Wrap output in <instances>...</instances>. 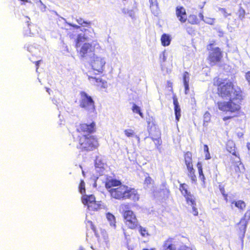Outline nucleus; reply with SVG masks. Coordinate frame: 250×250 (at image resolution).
<instances>
[{
    "instance_id": "51",
    "label": "nucleus",
    "mask_w": 250,
    "mask_h": 250,
    "mask_svg": "<svg viewBox=\"0 0 250 250\" xmlns=\"http://www.w3.org/2000/svg\"><path fill=\"white\" fill-rule=\"evenodd\" d=\"M199 17L201 19V20L204 21L205 18L204 17V15L202 13L200 12L199 14Z\"/></svg>"
},
{
    "instance_id": "31",
    "label": "nucleus",
    "mask_w": 250,
    "mask_h": 250,
    "mask_svg": "<svg viewBox=\"0 0 250 250\" xmlns=\"http://www.w3.org/2000/svg\"><path fill=\"white\" fill-rule=\"evenodd\" d=\"M153 182V180L149 176L146 177L144 181L145 187L146 188V186L147 188H149L148 185L152 184Z\"/></svg>"
},
{
    "instance_id": "33",
    "label": "nucleus",
    "mask_w": 250,
    "mask_h": 250,
    "mask_svg": "<svg viewBox=\"0 0 250 250\" xmlns=\"http://www.w3.org/2000/svg\"><path fill=\"white\" fill-rule=\"evenodd\" d=\"M77 22L80 24L83 25L84 24V26H86L87 25L90 24V22L84 21L83 19L81 18H79L77 19Z\"/></svg>"
},
{
    "instance_id": "41",
    "label": "nucleus",
    "mask_w": 250,
    "mask_h": 250,
    "mask_svg": "<svg viewBox=\"0 0 250 250\" xmlns=\"http://www.w3.org/2000/svg\"><path fill=\"white\" fill-rule=\"evenodd\" d=\"M245 78L249 84L250 85V71H249L245 73Z\"/></svg>"
},
{
    "instance_id": "4",
    "label": "nucleus",
    "mask_w": 250,
    "mask_h": 250,
    "mask_svg": "<svg viewBox=\"0 0 250 250\" xmlns=\"http://www.w3.org/2000/svg\"><path fill=\"white\" fill-rule=\"evenodd\" d=\"M80 96V106L89 114L94 113L95 105L92 97L84 91L81 92Z\"/></svg>"
},
{
    "instance_id": "45",
    "label": "nucleus",
    "mask_w": 250,
    "mask_h": 250,
    "mask_svg": "<svg viewBox=\"0 0 250 250\" xmlns=\"http://www.w3.org/2000/svg\"><path fill=\"white\" fill-rule=\"evenodd\" d=\"M101 232L102 235V236L103 237V239L104 240H106L107 238L106 231L105 230H104L101 229Z\"/></svg>"
},
{
    "instance_id": "16",
    "label": "nucleus",
    "mask_w": 250,
    "mask_h": 250,
    "mask_svg": "<svg viewBox=\"0 0 250 250\" xmlns=\"http://www.w3.org/2000/svg\"><path fill=\"white\" fill-rule=\"evenodd\" d=\"M161 41L163 46H168L170 44L171 42L170 36L168 34L164 33L161 36Z\"/></svg>"
},
{
    "instance_id": "6",
    "label": "nucleus",
    "mask_w": 250,
    "mask_h": 250,
    "mask_svg": "<svg viewBox=\"0 0 250 250\" xmlns=\"http://www.w3.org/2000/svg\"><path fill=\"white\" fill-rule=\"evenodd\" d=\"M212 44H210L208 49L209 50V55L208 60L212 65L215 64L216 62L220 61L222 58V54L221 49L218 47H211Z\"/></svg>"
},
{
    "instance_id": "42",
    "label": "nucleus",
    "mask_w": 250,
    "mask_h": 250,
    "mask_svg": "<svg viewBox=\"0 0 250 250\" xmlns=\"http://www.w3.org/2000/svg\"><path fill=\"white\" fill-rule=\"evenodd\" d=\"M185 28L186 29L187 32L189 34H191L193 32V29L191 27H190L188 25V24H185Z\"/></svg>"
},
{
    "instance_id": "7",
    "label": "nucleus",
    "mask_w": 250,
    "mask_h": 250,
    "mask_svg": "<svg viewBox=\"0 0 250 250\" xmlns=\"http://www.w3.org/2000/svg\"><path fill=\"white\" fill-rule=\"evenodd\" d=\"M124 217L125 220L126 225L131 229L136 228L138 225V222L135 215L130 210H127L124 212Z\"/></svg>"
},
{
    "instance_id": "38",
    "label": "nucleus",
    "mask_w": 250,
    "mask_h": 250,
    "mask_svg": "<svg viewBox=\"0 0 250 250\" xmlns=\"http://www.w3.org/2000/svg\"><path fill=\"white\" fill-rule=\"evenodd\" d=\"M125 133L128 137H134V131L131 129H125Z\"/></svg>"
},
{
    "instance_id": "34",
    "label": "nucleus",
    "mask_w": 250,
    "mask_h": 250,
    "mask_svg": "<svg viewBox=\"0 0 250 250\" xmlns=\"http://www.w3.org/2000/svg\"><path fill=\"white\" fill-rule=\"evenodd\" d=\"M88 222L90 224V225H91V229L93 230L94 233H95V235L96 236V237L98 238V240L99 241V239H100V235L98 233V232H97V231L96 230V228L95 227V226H94V225L92 224V222L91 221H88Z\"/></svg>"
},
{
    "instance_id": "21",
    "label": "nucleus",
    "mask_w": 250,
    "mask_h": 250,
    "mask_svg": "<svg viewBox=\"0 0 250 250\" xmlns=\"http://www.w3.org/2000/svg\"><path fill=\"white\" fill-rule=\"evenodd\" d=\"M86 40V37L85 36V34L81 33L78 35L76 41V46L77 48L80 47L81 42L85 41Z\"/></svg>"
},
{
    "instance_id": "59",
    "label": "nucleus",
    "mask_w": 250,
    "mask_h": 250,
    "mask_svg": "<svg viewBox=\"0 0 250 250\" xmlns=\"http://www.w3.org/2000/svg\"><path fill=\"white\" fill-rule=\"evenodd\" d=\"M134 137H135L138 140V141H140V138H139V136H138L137 135L134 134Z\"/></svg>"
},
{
    "instance_id": "47",
    "label": "nucleus",
    "mask_w": 250,
    "mask_h": 250,
    "mask_svg": "<svg viewBox=\"0 0 250 250\" xmlns=\"http://www.w3.org/2000/svg\"><path fill=\"white\" fill-rule=\"evenodd\" d=\"M197 167L198 171L203 170L202 165L201 162H198V163L197 164Z\"/></svg>"
},
{
    "instance_id": "52",
    "label": "nucleus",
    "mask_w": 250,
    "mask_h": 250,
    "mask_svg": "<svg viewBox=\"0 0 250 250\" xmlns=\"http://www.w3.org/2000/svg\"><path fill=\"white\" fill-rule=\"evenodd\" d=\"M26 19L28 20L26 21V22H27V25L29 28V29L30 31H31V28L30 27V26H31V24L29 23V20H30V19L28 17H26Z\"/></svg>"
},
{
    "instance_id": "44",
    "label": "nucleus",
    "mask_w": 250,
    "mask_h": 250,
    "mask_svg": "<svg viewBox=\"0 0 250 250\" xmlns=\"http://www.w3.org/2000/svg\"><path fill=\"white\" fill-rule=\"evenodd\" d=\"M152 139L153 141L154 142L156 146H160L161 145V141L159 138H156V139H154V138H152Z\"/></svg>"
},
{
    "instance_id": "56",
    "label": "nucleus",
    "mask_w": 250,
    "mask_h": 250,
    "mask_svg": "<svg viewBox=\"0 0 250 250\" xmlns=\"http://www.w3.org/2000/svg\"><path fill=\"white\" fill-rule=\"evenodd\" d=\"M42 7L41 8V10L42 11H44L46 8V6L43 5L42 3Z\"/></svg>"
},
{
    "instance_id": "5",
    "label": "nucleus",
    "mask_w": 250,
    "mask_h": 250,
    "mask_svg": "<svg viewBox=\"0 0 250 250\" xmlns=\"http://www.w3.org/2000/svg\"><path fill=\"white\" fill-rule=\"evenodd\" d=\"M87 62H90L93 70L99 73L103 72L106 62L104 57L98 56L94 54Z\"/></svg>"
},
{
    "instance_id": "17",
    "label": "nucleus",
    "mask_w": 250,
    "mask_h": 250,
    "mask_svg": "<svg viewBox=\"0 0 250 250\" xmlns=\"http://www.w3.org/2000/svg\"><path fill=\"white\" fill-rule=\"evenodd\" d=\"M39 45L37 47L34 45H30L27 46H25V48H27V50L31 53L32 55H38L39 52V49L38 48Z\"/></svg>"
},
{
    "instance_id": "43",
    "label": "nucleus",
    "mask_w": 250,
    "mask_h": 250,
    "mask_svg": "<svg viewBox=\"0 0 250 250\" xmlns=\"http://www.w3.org/2000/svg\"><path fill=\"white\" fill-rule=\"evenodd\" d=\"M198 172H199V177L200 178V179L204 182V181L205 180V176L203 174V170H199L198 171Z\"/></svg>"
},
{
    "instance_id": "54",
    "label": "nucleus",
    "mask_w": 250,
    "mask_h": 250,
    "mask_svg": "<svg viewBox=\"0 0 250 250\" xmlns=\"http://www.w3.org/2000/svg\"><path fill=\"white\" fill-rule=\"evenodd\" d=\"M41 61H37L36 62V67H37V70L38 69V67L39 66V64H40V62Z\"/></svg>"
},
{
    "instance_id": "32",
    "label": "nucleus",
    "mask_w": 250,
    "mask_h": 250,
    "mask_svg": "<svg viewBox=\"0 0 250 250\" xmlns=\"http://www.w3.org/2000/svg\"><path fill=\"white\" fill-rule=\"evenodd\" d=\"M79 188V191L82 194H83V193H85V191L84 188V182L83 180L81 181Z\"/></svg>"
},
{
    "instance_id": "53",
    "label": "nucleus",
    "mask_w": 250,
    "mask_h": 250,
    "mask_svg": "<svg viewBox=\"0 0 250 250\" xmlns=\"http://www.w3.org/2000/svg\"><path fill=\"white\" fill-rule=\"evenodd\" d=\"M232 117L231 116H226L223 118V120L226 121L229 119H230Z\"/></svg>"
},
{
    "instance_id": "15",
    "label": "nucleus",
    "mask_w": 250,
    "mask_h": 250,
    "mask_svg": "<svg viewBox=\"0 0 250 250\" xmlns=\"http://www.w3.org/2000/svg\"><path fill=\"white\" fill-rule=\"evenodd\" d=\"M189 74L187 72H185L183 74V83L185 87V93L188 94L189 88Z\"/></svg>"
},
{
    "instance_id": "18",
    "label": "nucleus",
    "mask_w": 250,
    "mask_h": 250,
    "mask_svg": "<svg viewBox=\"0 0 250 250\" xmlns=\"http://www.w3.org/2000/svg\"><path fill=\"white\" fill-rule=\"evenodd\" d=\"M247 224L248 223L244 220H241L238 224L240 232L243 235H244L246 232Z\"/></svg>"
},
{
    "instance_id": "13",
    "label": "nucleus",
    "mask_w": 250,
    "mask_h": 250,
    "mask_svg": "<svg viewBox=\"0 0 250 250\" xmlns=\"http://www.w3.org/2000/svg\"><path fill=\"white\" fill-rule=\"evenodd\" d=\"M105 163L101 156H97L95 160V167L99 172H103L104 169Z\"/></svg>"
},
{
    "instance_id": "63",
    "label": "nucleus",
    "mask_w": 250,
    "mask_h": 250,
    "mask_svg": "<svg viewBox=\"0 0 250 250\" xmlns=\"http://www.w3.org/2000/svg\"><path fill=\"white\" fill-rule=\"evenodd\" d=\"M143 250H154V249H152V250H148L147 249H143Z\"/></svg>"
},
{
    "instance_id": "46",
    "label": "nucleus",
    "mask_w": 250,
    "mask_h": 250,
    "mask_svg": "<svg viewBox=\"0 0 250 250\" xmlns=\"http://www.w3.org/2000/svg\"><path fill=\"white\" fill-rule=\"evenodd\" d=\"M188 176H190V177L191 178V179L192 180V181H194L196 179V176L194 174V172H193V174H190L189 173H188Z\"/></svg>"
},
{
    "instance_id": "48",
    "label": "nucleus",
    "mask_w": 250,
    "mask_h": 250,
    "mask_svg": "<svg viewBox=\"0 0 250 250\" xmlns=\"http://www.w3.org/2000/svg\"><path fill=\"white\" fill-rule=\"evenodd\" d=\"M205 153V159L206 160H209L211 158L209 152H207Z\"/></svg>"
},
{
    "instance_id": "19",
    "label": "nucleus",
    "mask_w": 250,
    "mask_h": 250,
    "mask_svg": "<svg viewBox=\"0 0 250 250\" xmlns=\"http://www.w3.org/2000/svg\"><path fill=\"white\" fill-rule=\"evenodd\" d=\"M150 7L154 14H158V3L157 0H149Z\"/></svg>"
},
{
    "instance_id": "23",
    "label": "nucleus",
    "mask_w": 250,
    "mask_h": 250,
    "mask_svg": "<svg viewBox=\"0 0 250 250\" xmlns=\"http://www.w3.org/2000/svg\"><path fill=\"white\" fill-rule=\"evenodd\" d=\"M231 204H234L236 208L240 209H243L246 207L245 203L242 200L237 201H233L232 202Z\"/></svg>"
},
{
    "instance_id": "1",
    "label": "nucleus",
    "mask_w": 250,
    "mask_h": 250,
    "mask_svg": "<svg viewBox=\"0 0 250 250\" xmlns=\"http://www.w3.org/2000/svg\"><path fill=\"white\" fill-rule=\"evenodd\" d=\"M218 91L222 98L229 99L228 102L218 103L219 110L233 113L240 109V104L243 98L242 91L239 87H234L231 82H227L220 84Z\"/></svg>"
},
{
    "instance_id": "22",
    "label": "nucleus",
    "mask_w": 250,
    "mask_h": 250,
    "mask_svg": "<svg viewBox=\"0 0 250 250\" xmlns=\"http://www.w3.org/2000/svg\"><path fill=\"white\" fill-rule=\"evenodd\" d=\"M106 216L107 220L109 222L110 226L115 228L116 226L115 216L110 212L107 213Z\"/></svg>"
},
{
    "instance_id": "14",
    "label": "nucleus",
    "mask_w": 250,
    "mask_h": 250,
    "mask_svg": "<svg viewBox=\"0 0 250 250\" xmlns=\"http://www.w3.org/2000/svg\"><path fill=\"white\" fill-rule=\"evenodd\" d=\"M163 248V250H176L175 245L172 244V239H168L166 241ZM180 250H192V249L190 248H184Z\"/></svg>"
},
{
    "instance_id": "61",
    "label": "nucleus",
    "mask_w": 250,
    "mask_h": 250,
    "mask_svg": "<svg viewBox=\"0 0 250 250\" xmlns=\"http://www.w3.org/2000/svg\"><path fill=\"white\" fill-rule=\"evenodd\" d=\"M50 89L49 88H46V91L50 94V92H49V91H50Z\"/></svg>"
},
{
    "instance_id": "9",
    "label": "nucleus",
    "mask_w": 250,
    "mask_h": 250,
    "mask_svg": "<svg viewBox=\"0 0 250 250\" xmlns=\"http://www.w3.org/2000/svg\"><path fill=\"white\" fill-rule=\"evenodd\" d=\"M83 203L88 206V208H92L94 210L97 209L98 205L96 204L95 197L93 195H84L82 197Z\"/></svg>"
},
{
    "instance_id": "12",
    "label": "nucleus",
    "mask_w": 250,
    "mask_h": 250,
    "mask_svg": "<svg viewBox=\"0 0 250 250\" xmlns=\"http://www.w3.org/2000/svg\"><path fill=\"white\" fill-rule=\"evenodd\" d=\"M173 102L174 104V114L175 116V120L177 122L179 121L181 117V108L179 105L178 99L176 96L173 97Z\"/></svg>"
},
{
    "instance_id": "55",
    "label": "nucleus",
    "mask_w": 250,
    "mask_h": 250,
    "mask_svg": "<svg viewBox=\"0 0 250 250\" xmlns=\"http://www.w3.org/2000/svg\"><path fill=\"white\" fill-rule=\"evenodd\" d=\"M93 180H94V184H93V187H94V188H96V187H97V183H96V179H95V178H94V179H93Z\"/></svg>"
},
{
    "instance_id": "62",
    "label": "nucleus",
    "mask_w": 250,
    "mask_h": 250,
    "mask_svg": "<svg viewBox=\"0 0 250 250\" xmlns=\"http://www.w3.org/2000/svg\"><path fill=\"white\" fill-rule=\"evenodd\" d=\"M52 101H53V103L54 104H56V102H57L56 100H52Z\"/></svg>"
},
{
    "instance_id": "3",
    "label": "nucleus",
    "mask_w": 250,
    "mask_h": 250,
    "mask_svg": "<svg viewBox=\"0 0 250 250\" xmlns=\"http://www.w3.org/2000/svg\"><path fill=\"white\" fill-rule=\"evenodd\" d=\"M95 124L94 122L90 124H81L76 129V132H74L73 136L74 137L76 133L83 132L81 134L82 136L79 139V148L82 151H91L95 149L98 146V142L93 136L87 135L85 133H91L95 131Z\"/></svg>"
},
{
    "instance_id": "29",
    "label": "nucleus",
    "mask_w": 250,
    "mask_h": 250,
    "mask_svg": "<svg viewBox=\"0 0 250 250\" xmlns=\"http://www.w3.org/2000/svg\"><path fill=\"white\" fill-rule=\"evenodd\" d=\"M210 114L207 111L204 115V125L207 126L208 123L210 121Z\"/></svg>"
},
{
    "instance_id": "10",
    "label": "nucleus",
    "mask_w": 250,
    "mask_h": 250,
    "mask_svg": "<svg viewBox=\"0 0 250 250\" xmlns=\"http://www.w3.org/2000/svg\"><path fill=\"white\" fill-rule=\"evenodd\" d=\"M176 14L181 22L184 23L187 20V13L183 6H177L176 8Z\"/></svg>"
},
{
    "instance_id": "40",
    "label": "nucleus",
    "mask_w": 250,
    "mask_h": 250,
    "mask_svg": "<svg viewBox=\"0 0 250 250\" xmlns=\"http://www.w3.org/2000/svg\"><path fill=\"white\" fill-rule=\"evenodd\" d=\"M196 205V204L191 206L192 207V211L191 212L194 216H197L198 214L197 208L195 207Z\"/></svg>"
},
{
    "instance_id": "28",
    "label": "nucleus",
    "mask_w": 250,
    "mask_h": 250,
    "mask_svg": "<svg viewBox=\"0 0 250 250\" xmlns=\"http://www.w3.org/2000/svg\"><path fill=\"white\" fill-rule=\"evenodd\" d=\"M187 20L189 23H191L192 24H195L197 23L198 19L195 15H190Z\"/></svg>"
},
{
    "instance_id": "30",
    "label": "nucleus",
    "mask_w": 250,
    "mask_h": 250,
    "mask_svg": "<svg viewBox=\"0 0 250 250\" xmlns=\"http://www.w3.org/2000/svg\"><path fill=\"white\" fill-rule=\"evenodd\" d=\"M139 231L141 233V235L143 237H146L150 236L147 230L145 228H143L142 226H139Z\"/></svg>"
},
{
    "instance_id": "20",
    "label": "nucleus",
    "mask_w": 250,
    "mask_h": 250,
    "mask_svg": "<svg viewBox=\"0 0 250 250\" xmlns=\"http://www.w3.org/2000/svg\"><path fill=\"white\" fill-rule=\"evenodd\" d=\"M185 197L187 203L190 206H193V205H195L196 203L194 200V198L193 195L191 194L190 192L188 193L187 194L184 195Z\"/></svg>"
},
{
    "instance_id": "26",
    "label": "nucleus",
    "mask_w": 250,
    "mask_h": 250,
    "mask_svg": "<svg viewBox=\"0 0 250 250\" xmlns=\"http://www.w3.org/2000/svg\"><path fill=\"white\" fill-rule=\"evenodd\" d=\"M185 161L186 165L192 164V154L191 152L188 151L185 154Z\"/></svg>"
},
{
    "instance_id": "11",
    "label": "nucleus",
    "mask_w": 250,
    "mask_h": 250,
    "mask_svg": "<svg viewBox=\"0 0 250 250\" xmlns=\"http://www.w3.org/2000/svg\"><path fill=\"white\" fill-rule=\"evenodd\" d=\"M88 76V78L91 83L101 86L102 88L106 87V82L103 80L101 78H97L95 77Z\"/></svg>"
},
{
    "instance_id": "8",
    "label": "nucleus",
    "mask_w": 250,
    "mask_h": 250,
    "mask_svg": "<svg viewBox=\"0 0 250 250\" xmlns=\"http://www.w3.org/2000/svg\"><path fill=\"white\" fill-rule=\"evenodd\" d=\"M95 48L89 43H84L81 47L80 50L81 56L86 61H89L91 56L94 54Z\"/></svg>"
},
{
    "instance_id": "60",
    "label": "nucleus",
    "mask_w": 250,
    "mask_h": 250,
    "mask_svg": "<svg viewBox=\"0 0 250 250\" xmlns=\"http://www.w3.org/2000/svg\"><path fill=\"white\" fill-rule=\"evenodd\" d=\"M79 250H84V248L83 247L80 246L79 247Z\"/></svg>"
},
{
    "instance_id": "37",
    "label": "nucleus",
    "mask_w": 250,
    "mask_h": 250,
    "mask_svg": "<svg viewBox=\"0 0 250 250\" xmlns=\"http://www.w3.org/2000/svg\"><path fill=\"white\" fill-rule=\"evenodd\" d=\"M250 219V210H248L245 213L244 217L241 220H244L246 221V223L248 222L249 220Z\"/></svg>"
},
{
    "instance_id": "27",
    "label": "nucleus",
    "mask_w": 250,
    "mask_h": 250,
    "mask_svg": "<svg viewBox=\"0 0 250 250\" xmlns=\"http://www.w3.org/2000/svg\"><path fill=\"white\" fill-rule=\"evenodd\" d=\"M188 186L186 184H181L180 186V190L182 192V194L184 196L190 192L188 191L187 189Z\"/></svg>"
},
{
    "instance_id": "39",
    "label": "nucleus",
    "mask_w": 250,
    "mask_h": 250,
    "mask_svg": "<svg viewBox=\"0 0 250 250\" xmlns=\"http://www.w3.org/2000/svg\"><path fill=\"white\" fill-rule=\"evenodd\" d=\"M187 167V169L188 171V172L190 173V174H193V172H195V170L194 169V168H193V165H192V164H187L186 165Z\"/></svg>"
},
{
    "instance_id": "64",
    "label": "nucleus",
    "mask_w": 250,
    "mask_h": 250,
    "mask_svg": "<svg viewBox=\"0 0 250 250\" xmlns=\"http://www.w3.org/2000/svg\"><path fill=\"white\" fill-rule=\"evenodd\" d=\"M91 248L92 249V250H94V248L93 247V246H91Z\"/></svg>"
},
{
    "instance_id": "25",
    "label": "nucleus",
    "mask_w": 250,
    "mask_h": 250,
    "mask_svg": "<svg viewBox=\"0 0 250 250\" xmlns=\"http://www.w3.org/2000/svg\"><path fill=\"white\" fill-rule=\"evenodd\" d=\"M236 14L238 17L239 19L241 21H242L245 17L246 12L242 7H239V8Z\"/></svg>"
},
{
    "instance_id": "49",
    "label": "nucleus",
    "mask_w": 250,
    "mask_h": 250,
    "mask_svg": "<svg viewBox=\"0 0 250 250\" xmlns=\"http://www.w3.org/2000/svg\"><path fill=\"white\" fill-rule=\"evenodd\" d=\"M228 150L234 156H237V154H236V151H235V150L233 149H231V150H229L228 148Z\"/></svg>"
},
{
    "instance_id": "35",
    "label": "nucleus",
    "mask_w": 250,
    "mask_h": 250,
    "mask_svg": "<svg viewBox=\"0 0 250 250\" xmlns=\"http://www.w3.org/2000/svg\"><path fill=\"white\" fill-rule=\"evenodd\" d=\"M219 11L223 15L224 17L228 18L229 16H230V13H228L225 8H220Z\"/></svg>"
},
{
    "instance_id": "57",
    "label": "nucleus",
    "mask_w": 250,
    "mask_h": 250,
    "mask_svg": "<svg viewBox=\"0 0 250 250\" xmlns=\"http://www.w3.org/2000/svg\"><path fill=\"white\" fill-rule=\"evenodd\" d=\"M247 148H248L249 151L250 152V143H248L247 144Z\"/></svg>"
},
{
    "instance_id": "50",
    "label": "nucleus",
    "mask_w": 250,
    "mask_h": 250,
    "mask_svg": "<svg viewBox=\"0 0 250 250\" xmlns=\"http://www.w3.org/2000/svg\"><path fill=\"white\" fill-rule=\"evenodd\" d=\"M204 151L205 153L207 152H209V148H208V147L207 145H204Z\"/></svg>"
},
{
    "instance_id": "2",
    "label": "nucleus",
    "mask_w": 250,
    "mask_h": 250,
    "mask_svg": "<svg viewBox=\"0 0 250 250\" xmlns=\"http://www.w3.org/2000/svg\"><path fill=\"white\" fill-rule=\"evenodd\" d=\"M121 184L120 181L114 179L106 181L105 187L112 198L122 200L129 199L134 202L139 200V195L135 188L125 185L120 186Z\"/></svg>"
},
{
    "instance_id": "36",
    "label": "nucleus",
    "mask_w": 250,
    "mask_h": 250,
    "mask_svg": "<svg viewBox=\"0 0 250 250\" xmlns=\"http://www.w3.org/2000/svg\"><path fill=\"white\" fill-rule=\"evenodd\" d=\"M215 19L210 18L208 17H205L204 22L210 25H213L215 21Z\"/></svg>"
},
{
    "instance_id": "24",
    "label": "nucleus",
    "mask_w": 250,
    "mask_h": 250,
    "mask_svg": "<svg viewBox=\"0 0 250 250\" xmlns=\"http://www.w3.org/2000/svg\"><path fill=\"white\" fill-rule=\"evenodd\" d=\"M132 110L134 113L138 114L142 118H144V114L141 111V108L135 104H133Z\"/></svg>"
},
{
    "instance_id": "58",
    "label": "nucleus",
    "mask_w": 250,
    "mask_h": 250,
    "mask_svg": "<svg viewBox=\"0 0 250 250\" xmlns=\"http://www.w3.org/2000/svg\"><path fill=\"white\" fill-rule=\"evenodd\" d=\"M166 60V58L165 56L164 53H163V61L164 62Z\"/></svg>"
}]
</instances>
